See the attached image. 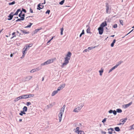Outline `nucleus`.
<instances>
[{
    "instance_id": "nucleus-1",
    "label": "nucleus",
    "mask_w": 134,
    "mask_h": 134,
    "mask_svg": "<svg viewBox=\"0 0 134 134\" xmlns=\"http://www.w3.org/2000/svg\"><path fill=\"white\" fill-rule=\"evenodd\" d=\"M56 59L55 58H53L51 59H49L47 60V61L45 62L44 63L41 64L42 65H44L46 64H48L53 63V62Z\"/></svg>"
},
{
    "instance_id": "nucleus-2",
    "label": "nucleus",
    "mask_w": 134,
    "mask_h": 134,
    "mask_svg": "<svg viewBox=\"0 0 134 134\" xmlns=\"http://www.w3.org/2000/svg\"><path fill=\"white\" fill-rule=\"evenodd\" d=\"M83 106V105L82 104H80L79 106L77 107L73 111L75 112H79L80 110Z\"/></svg>"
},
{
    "instance_id": "nucleus-3",
    "label": "nucleus",
    "mask_w": 134,
    "mask_h": 134,
    "mask_svg": "<svg viewBox=\"0 0 134 134\" xmlns=\"http://www.w3.org/2000/svg\"><path fill=\"white\" fill-rule=\"evenodd\" d=\"M75 132L78 134H85L83 131L80 130L78 127L76 128Z\"/></svg>"
},
{
    "instance_id": "nucleus-4",
    "label": "nucleus",
    "mask_w": 134,
    "mask_h": 134,
    "mask_svg": "<svg viewBox=\"0 0 134 134\" xmlns=\"http://www.w3.org/2000/svg\"><path fill=\"white\" fill-rule=\"evenodd\" d=\"M70 59H69L67 58H65V60L64 62L62 64V67H64V65H66L69 63V60Z\"/></svg>"
},
{
    "instance_id": "nucleus-5",
    "label": "nucleus",
    "mask_w": 134,
    "mask_h": 134,
    "mask_svg": "<svg viewBox=\"0 0 134 134\" xmlns=\"http://www.w3.org/2000/svg\"><path fill=\"white\" fill-rule=\"evenodd\" d=\"M22 99H26L32 97L33 96L31 94L23 95L21 96Z\"/></svg>"
},
{
    "instance_id": "nucleus-6",
    "label": "nucleus",
    "mask_w": 134,
    "mask_h": 134,
    "mask_svg": "<svg viewBox=\"0 0 134 134\" xmlns=\"http://www.w3.org/2000/svg\"><path fill=\"white\" fill-rule=\"evenodd\" d=\"M64 111L60 110V113L59 115V122H60L62 120L63 115V114Z\"/></svg>"
},
{
    "instance_id": "nucleus-7",
    "label": "nucleus",
    "mask_w": 134,
    "mask_h": 134,
    "mask_svg": "<svg viewBox=\"0 0 134 134\" xmlns=\"http://www.w3.org/2000/svg\"><path fill=\"white\" fill-rule=\"evenodd\" d=\"M45 0L44 1V2L43 3H42L41 4V3H40L39 4L38 6V8H37V9L39 10H40V9H42L44 7L43 5H42L43 4H45Z\"/></svg>"
},
{
    "instance_id": "nucleus-8",
    "label": "nucleus",
    "mask_w": 134,
    "mask_h": 134,
    "mask_svg": "<svg viewBox=\"0 0 134 134\" xmlns=\"http://www.w3.org/2000/svg\"><path fill=\"white\" fill-rule=\"evenodd\" d=\"M98 30L99 31V34L100 35L102 34L103 32L104 28L100 27L98 28Z\"/></svg>"
},
{
    "instance_id": "nucleus-9",
    "label": "nucleus",
    "mask_w": 134,
    "mask_h": 134,
    "mask_svg": "<svg viewBox=\"0 0 134 134\" xmlns=\"http://www.w3.org/2000/svg\"><path fill=\"white\" fill-rule=\"evenodd\" d=\"M106 12L107 13H110L109 12V5L108 3H106Z\"/></svg>"
},
{
    "instance_id": "nucleus-10",
    "label": "nucleus",
    "mask_w": 134,
    "mask_h": 134,
    "mask_svg": "<svg viewBox=\"0 0 134 134\" xmlns=\"http://www.w3.org/2000/svg\"><path fill=\"white\" fill-rule=\"evenodd\" d=\"M65 84L61 85L58 88V91H59L60 90H61L65 87Z\"/></svg>"
},
{
    "instance_id": "nucleus-11",
    "label": "nucleus",
    "mask_w": 134,
    "mask_h": 134,
    "mask_svg": "<svg viewBox=\"0 0 134 134\" xmlns=\"http://www.w3.org/2000/svg\"><path fill=\"white\" fill-rule=\"evenodd\" d=\"M107 25V24L106 21H104L100 25V27L103 28L104 27Z\"/></svg>"
},
{
    "instance_id": "nucleus-12",
    "label": "nucleus",
    "mask_w": 134,
    "mask_h": 134,
    "mask_svg": "<svg viewBox=\"0 0 134 134\" xmlns=\"http://www.w3.org/2000/svg\"><path fill=\"white\" fill-rule=\"evenodd\" d=\"M71 54V53L70 52H68L67 54L66 55V58H67L70 59Z\"/></svg>"
},
{
    "instance_id": "nucleus-13",
    "label": "nucleus",
    "mask_w": 134,
    "mask_h": 134,
    "mask_svg": "<svg viewBox=\"0 0 134 134\" xmlns=\"http://www.w3.org/2000/svg\"><path fill=\"white\" fill-rule=\"evenodd\" d=\"M13 15H14V13L13 12L11 13L8 16V17H9L10 18L8 19V20H11L12 19Z\"/></svg>"
},
{
    "instance_id": "nucleus-14",
    "label": "nucleus",
    "mask_w": 134,
    "mask_h": 134,
    "mask_svg": "<svg viewBox=\"0 0 134 134\" xmlns=\"http://www.w3.org/2000/svg\"><path fill=\"white\" fill-rule=\"evenodd\" d=\"M127 120V119L126 118H124V119H122L120 120V121L121 123L123 125L124 123L126 122V120Z\"/></svg>"
},
{
    "instance_id": "nucleus-15",
    "label": "nucleus",
    "mask_w": 134,
    "mask_h": 134,
    "mask_svg": "<svg viewBox=\"0 0 134 134\" xmlns=\"http://www.w3.org/2000/svg\"><path fill=\"white\" fill-rule=\"evenodd\" d=\"M132 104V102H131L128 104H125L123 105V107L125 108H126L129 106L131 104Z\"/></svg>"
},
{
    "instance_id": "nucleus-16",
    "label": "nucleus",
    "mask_w": 134,
    "mask_h": 134,
    "mask_svg": "<svg viewBox=\"0 0 134 134\" xmlns=\"http://www.w3.org/2000/svg\"><path fill=\"white\" fill-rule=\"evenodd\" d=\"M27 48H26L25 49H23L24 50H23V55L22 57H24L25 55V52L27 51Z\"/></svg>"
},
{
    "instance_id": "nucleus-17",
    "label": "nucleus",
    "mask_w": 134,
    "mask_h": 134,
    "mask_svg": "<svg viewBox=\"0 0 134 134\" xmlns=\"http://www.w3.org/2000/svg\"><path fill=\"white\" fill-rule=\"evenodd\" d=\"M22 32L24 34H28L29 33V32L28 31H26L25 30H21Z\"/></svg>"
},
{
    "instance_id": "nucleus-18",
    "label": "nucleus",
    "mask_w": 134,
    "mask_h": 134,
    "mask_svg": "<svg viewBox=\"0 0 134 134\" xmlns=\"http://www.w3.org/2000/svg\"><path fill=\"white\" fill-rule=\"evenodd\" d=\"M108 130H110L108 131V133H109V134H112L113 133V129L111 128L110 129H108Z\"/></svg>"
},
{
    "instance_id": "nucleus-19",
    "label": "nucleus",
    "mask_w": 134,
    "mask_h": 134,
    "mask_svg": "<svg viewBox=\"0 0 134 134\" xmlns=\"http://www.w3.org/2000/svg\"><path fill=\"white\" fill-rule=\"evenodd\" d=\"M58 91L57 90L54 91L52 93V96H54L55 95L58 93Z\"/></svg>"
},
{
    "instance_id": "nucleus-20",
    "label": "nucleus",
    "mask_w": 134,
    "mask_h": 134,
    "mask_svg": "<svg viewBox=\"0 0 134 134\" xmlns=\"http://www.w3.org/2000/svg\"><path fill=\"white\" fill-rule=\"evenodd\" d=\"M23 16L24 18L25 16V14H22V12L21 11L20 12V13L19 15V17H20L21 18V17H23Z\"/></svg>"
},
{
    "instance_id": "nucleus-21",
    "label": "nucleus",
    "mask_w": 134,
    "mask_h": 134,
    "mask_svg": "<svg viewBox=\"0 0 134 134\" xmlns=\"http://www.w3.org/2000/svg\"><path fill=\"white\" fill-rule=\"evenodd\" d=\"M123 62V61H120L118 62V64H116V65L115 66V67H116V68L119 65H120L121 63Z\"/></svg>"
},
{
    "instance_id": "nucleus-22",
    "label": "nucleus",
    "mask_w": 134,
    "mask_h": 134,
    "mask_svg": "<svg viewBox=\"0 0 134 134\" xmlns=\"http://www.w3.org/2000/svg\"><path fill=\"white\" fill-rule=\"evenodd\" d=\"M23 17H22L20 18V19H19L16 20V21H20L21 20H23L24 19V18L23 17Z\"/></svg>"
},
{
    "instance_id": "nucleus-23",
    "label": "nucleus",
    "mask_w": 134,
    "mask_h": 134,
    "mask_svg": "<svg viewBox=\"0 0 134 134\" xmlns=\"http://www.w3.org/2000/svg\"><path fill=\"white\" fill-rule=\"evenodd\" d=\"M21 10H20V9H18L16 12L14 14V15H17L18 14V13L19 12H21Z\"/></svg>"
},
{
    "instance_id": "nucleus-24",
    "label": "nucleus",
    "mask_w": 134,
    "mask_h": 134,
    "mask_svg": "<svg viewBox=\"0 0 134 134\" xmlns=\"http://www.w3.org/2000/svg\"><path fill=\"white\" fill-rule=\"evenodd\" d=\"M32 45H33L32 44H30L29 45H26V48H27V49L29 47H32Z\"/></svg>"
},
{
    "instance_id": "nucleus-25",
    "label": "nucleus",
    "mask_w": 134,
    "mask_h": 134,
    "mask_svg": "<svg viewBox=\"0 0 134 134\" xmlns=\"http://www.w3.org/2000/svg\"><path fill=\"white\" fill-rule=\"evenodd\" d=\"M115 130L117 131H119L120 130V129L119 127H116L115 128Z\"/></svg>"
},
{
    "instance_id": "nucleus-26",
    "label": "nucleus",
    "mask_w": 134,
    "mask_h": 134,
    "mask_svg": "<svg viewBox=\"0 0 134 134\" xmlns=\"http://www.w3.org/2000/svg\"><path fill=\"white\" fill-rule=\"evenodd\" d=\"M103 69L102 68L101 69V70H100L99 71V72H100V75L101 76L102 75V73H103Z\"/></svg>"
},
{
    "instance_id": "nucleus-27",
    "label": "nucleus",
    "mask_w": 134,
    "mask_h": 134,
    "mask_svg": "<svg viewBox=\"0 0 134 134\" xmlns=\"http://www.w3.org/2000/svg\"><path fill=\"white\" fill-rule=\"evenodd\" d=\"M87 32L88 33H90V27H89L87 30Z\"/></svg>"
},
{
    "instance_id": "nucleus-28",
    "label": "nucleus",
    "mask_w": 134,
    "mask_h": 134,
    "mask_svg": "<svg viewBox=\"0 0 134 134\" xmlns=\"http://www.w3.org/2000/svg\"><path fill=\"white\" fill-rule=\"evenodd\" d=\"M116 111L118 113H121L122 112V110L120 109H117Z\"/></svg>"
},
{
    "instance_id": "nucleus-29",
    "label": "nucleus",
    "mask_w": 134,
    "mask_h": 134,
    "mask_svg": "<svg viewBox=\"0 0 134 134\" xmlns=\"http://www.w3.org/2000/svg\"><path fill=\"white\" fill-rule=\"evenodd\" d=\"M23 114H25L26 113L24 111H21V113H19V115L21 116H22L23 115Z\"/></svg>"
},
{
    "instance_id": "nucleus-30",
    "label": "nucleus",
    "mask_w": 134,
    "mask_h": 134,
    "mask_svg": "<svg viewBox=\"0 0 134 134\" xmlns=\"http://www.w3.org/2000/svg\"><path fill=\"white\" fill-rule=\"evenodd\" d=\"M23 109V111H24V112L25 111L26 112L27 111V108L25 106L24 107Z\"/></svg>"
},
{
    "instance_id": "nucleus-31",
    "label": "nucleus",
    "mask_w": 134,
    "mask_h": 134,
    "mask_svg": "<svg viewBox=\"0 0 134 134\" xmlns=\"http://www.w3.org/2000/svg\"><path fill=\"white\" fill-rule=\"evenodd\" d=\"M65 105H64L63 107L60 110L64 111V110L65 108Z\"/></svg>"
},
{
    "instance_id": "nucleus-32",
    "label": "nucleus",
    "mask_w": 134,
    "mask_h": 134,
    "mask_svg": "<svg viewBox=\"0 0 134 134\" xmlns=\"http://www.w3.org/2000/svg\"><path fill=\"white\" fill-rule=\"evenodd\" d=\"M95 46L93 47H89L88 48V49H89V50L92 49H93L94 48H95Z\"/></svg>"
},
{
    "instance_id": "nucleus-33",
    "label": "nucleus",
    "mask_w": 134,
    "mask_h": 134,
    "mask_svg": "<svg viewBox=\"0 0 134 134\" xmlns=\"http://www.w3.org/2000/svg\"><path fill=\"white\" fill-rule=\"evenodd\" d=\"M116 67H115V66H114L113 68H112L111 69H110L109 70V72H110L111 71L113 70L115 68H116Z\"/></svg>"
},
{
    "instance_id": "nucleus-34",
    "label": "nucleus",
    "mask_w": 134,
    "mask_h": 134,
    "mask_svg": "<svg viewBox=\"0 0 134 134\" xmlns=\"http://www.w3.org/2000/svg\"><path fill=\"white\" fill-rule=\"evenodd\" d=\"M61 32L60 34L61 35H62L63 34V32L64 30V28H62L61 29Z\"/></svg>"
},
{
    "instance_id": "nucleus-35",
    "label": "nucleus",
    "mask_w": 134,
    "mask_h": 134,
    "mask_svg": "<svg viewBox=\"0 0 134 134\" xmlns=\"http://www.w3.org/2000/svg\"><path fill=\"white\" fill-rule=\"evenodd\" d=\"M15 1H13L11 3H9V5H13V4H14L15 3Z\"/></svg>"
},
{
    "instance_id": "nucleus-36",
    "label": "nucleus",
    "mask_w": 134,
    "mask_h": 134,
    "mask_svg": "<svg viewBox=\"0 0 134 134\" xmlns=\"http://www.w3.org/2000/svg\"><path fill=\"white\" fill-rule=\"evenodd\" d=\"M84 34V30H83L82 31V33H81V34H80V37H81V36L82 35Z\"/></svg>"
},
{
    "instance_id": "nucleus-37",
    "label": "nucleus",
    "mask_w": 134,
    "mask_h": 134,
    "mask_svg": "<svg viewBox=\"0 0 134 134\" xmlns=\"http://www.w3.org/2000/svg\"><path fill=\"white\" fill-rule=\"evenodd\" d=\"M65 1L64 0L62 1L61 2H60L59 3V4L60 5H62L64 3Z\"/></svg>"
},
{
    "instance_id": "nucleus-38",
    "label": "nucleus",
    "mask_w": 134,
    "mask_h": 134,
    "mask_svg": "<svg viewBox=\"0 0 134 134\" xmlns=\"http://www.w3.org/2000/svg\"><path fill=\"white\" fill-rule=\"evenodd\" d=\"M119 21H120V24L121 25H123V20H119Z\"/></svg>"
},
{
    "instance_id": "nucleus-39",
    "label": "nucleus",
    "mask_w": 134,
    "mask_h": 134,
    "mask_svg": "<svg viewBox=\"0 0 134 134\" xmlns=\"http://www.w3.org/2000/svg\"><path fill=\"white\" fill-rule=\"evenodd\" d=\"M131 129H134V125H133L130 127Z\"/></svg>"
},
{
    "instance_id": "nucleus-40",
    "label": "nucleus",
    "mask_w": 134,
    "mask_h": 134,
    "mask_svg": "<svg viewBox=\"0 0 134 134\" xmlns=\"http://www.w3.org/2000/svg\"><path fill=\"white\" fill-rule=\"evenodd\" d=\"M117 27V25L116 24H115L113 26V27L114 28H116Z\"/></svg>"
},
{
    "instance_id": "nucleus-41",
    "label": "nucleus",
    "mask_w": 134,
    "mask_h": 134,
    "mask_svg": "<svg viewBox=\"0 0 134 134\" xmlns=\"http://www.w3.org/2000/svg\"><path fill=\"white\" fill-rule=\"evenodd\" d=\"M18 100H19V99L18 97H17L14 100V101L15 102H16V101H17Z\"/></svg>"
},
{
    "instance_id": "nucleus-42",
    "label": "nucleus",
    "mask_w": 134,
    "mask_h": 134,
    "mask_svg": "<svg viewBox=\"0 0 134 134\" xmlns=\"http://www.w3.org/2000/svg\"><path fill=\"white\" fill-rule=\"evenodd\" d=\"M32 24L30 23V25H27V26L25 27V28H27V27H30L31 25Z\"/></svg>"
},
{
    "instance_id": "nucleus-43",
    "label": "nucleus",
    "mask_w": 134,
    "mask_h": 134,
    "mask_svg": "<svg viewBox=\"0 0 134 134\" xmlns=\"http://www.w3.org/2000/svg\"><path fill=\"white\" fill-rule=\"evenodd\" d=\"M113 112L114 115H116V111L115 110H114Z\"/></svg>"
},
{
    "instance_id": "nucleus-44",
    "label": "nucleus",
    "mask_w": 134,
    "mask_h": 134,
    "mask_svg": "<svg viewBox=\"0 0 134 134\" xmlns=\"http://www.w3.org/2000/svg\"><path fill=\"white\" fill-rule=\"evenodd\" d=\"M106 118H104L102 121V122H103V123L105 122L106 121Z\"/></svg>"
},
{
    "instance_id": "nucleus-45",
    "label": "nucleus",
    "mask_w": 134,
    "mask_h": 134,
    "mask_svg": "<svg viewBox=\"0 0 134 134\" xmlns=\"http://www.w3.org/2000/svg\"><path fill=\"white\" fill-rule=\"evenodd\" d=\"M39 30H40L39 29H36L35 31V33H37Z\"/></svg>"
},
{
    "instance_id": "nucleus-46",
    "label": "nucleus",
    "mask_w": 134,
    "mask_h": 134,
    "mask_svg": "<svg viewBox=\"0 0 134 134\" xmlns=\"http://www.w3.org/2000/svg\"><path fill=\"white\" fill-rule=\"evenodd\" d=\"M50 12V10H48L46 12V14L47 13H48L49 14Z\"/></svg>"
},
{
    "instance_id": "nucleus-47",
    "label": "nucleus",
    "mask_w": 134,
    "mask_h": 134,
    "mask_svg": "<svg viewBox=\"0 0 134 134\" xmlns=\"http://www.w3.org/2000/svg\"><path fill=\"white\" fill-rule=\"evenodd\" d=\"M19 100L22 99L21 96L18 97Z\"/></svg>"
},
{
    "instance_id": "nucleus-48",
    "label": "nucleus",
    "mask_w": 134,
    "mask_h": 134,
    "mask_svg": "<svg viewBox=\"0 0 134 134\" xmlns=\"http://www.w3.org/2000/svg\"><path fill=\"white\" fill-rule=\"evenodd\" d=\"M31 104V103L30 102H27L26 103V105L27 106H28Z\"/></svg>"
},
{
    "instance_id": "nucleus-49",
    "label": "nucleus",
    "mask_w": 134,
    "mask_h": 134,
    "mask_svg": "<svg viewBox=\"0 0 134 134\" xmlns=\"http://www.w3.org/2000/svg\"><path fill=\"white\" fill-rule=\"evenodd\" d=\"M113 111L111 110H110L109 111V113H113Z\"/></svg>"
},
{
    "instance_id": "nucleus-50",
    "label": "nucleus",
    "mask_w": 134,
    "mask_h": 134,
    "mask_svg": "<svg viewBox=\"0 0 134 134\" xmlns=\"http://www.w3.org/2000/svg\"><path fill=\"white\" fill-rule=\"evenodd\" d=\"M114 43H111V47H113L114 46Z\"/></svg>"
},
{
    "instance_id": "nucleus-51",
    "label": "nucleus",
    "mask_w": 134,
    "mask_h": 134,
    "mask_svg": "<svg viewBox=\"0 0 134 134\" xmlns=\"http://www.w3.org/2000/svg\"><path fill=\"white\" fill-rule=\"evenodd\" d=\"M30 11L31 13H33V10L31 8H30Z\"/></svg>"
},
{
    "instance_id": "nucleus-52",
    "label": "nucleus",
    "mask_w": 134,
    "mask_h": 134,
    "mask_svg": "<svg viewBox=\"0 0 134 134\" xmlns=\"http://www.w3.org/2000/svg\"><path fill=\"white\" fill-rule=\"evenodd\" d=\"M118 125H123L122 124L121 122H120L118 124H117Z\"/></svg>"
},
{
    "instance_id": "nucleus-53",
    "label": "nucleus",
    "mask_w": 134,
    "mask_h": 134,
    "mask_svg": "<svg viewBox=\"0 0 134 134\" xmlns=\"http://www.w3.org/2000/svg\"><path fill=\"white\" fill-rule=\"evenodd\" d=\"M115 42H116V40H115V39H114V40L113 41L112 43H115Z\"/></svg>"
},
{
    "instance_id": "nucleus-54",
    "label": "nucleus",
    "mask_w": 134,
    "mask_h": 134,
    "mask_svg": "<svg viewBox=\"0 0 134 134\" xmlns=\"http://www.w3.org/2000/svg\"><path fill=\"white\" fill-rule=\"evenodd\" d=\"M88 49H85V50L83 51V52H86L87 51V50H88Z\"/></svg>"
},
{
    "instance_id": "nucleus-55",
    "label": "nucleus",
    "mask_w": 134,
    "mask_h": 134,
    "mask_svg": "<svg viewBox=\"0 0 134 134\" xmlns=\"http://www.w3.org/2000/svg\"><path fill=\"white\" fill-rule=\"evenodd\" d=\"M133 30V29L132 30L129 32L128 33L127 35H128L129 34L130 32H131Z\"/></svg>"
},
{
    "instance_id": "nucleus-56",
    "label": "nucleus",
    "mask_w": 134,
    "mask_h": 134,
    "mask_svg": "<svg viewBox=\"0 0 134 134\" xmlns=\"http://www.w3.org/2000/svg\"><path fill=\"white\" fill-rule=\"evenodd\" d=\"M15 32H13V33L12 34V35H15Z\"/></svg>"
},
{
    "instance_id": "nucleus-57",
    "label": "nucleus",
    "mask_w": 134,
    "mask_h": 134,
    "mask_svg": "<svg viewBox=\"0 0 134 134\" xmlns=\"http://www.w3.org/2000/svg\"><path fill=\"white\" fill-rule=\"evenodd\" d=\"M51 41V40H49L47 42V43H49Z\"/></svg>"
},
{
    "instance_id": "nucleus-58",
    "label": "nucleus",
    "mask_w": 134,
    "mask_h": 134,
    "mask_svg": "<svg viewBox=\"0 0 134 134\" xmlns=\"http://www.w3.org/2000/svg\"><path fill=\"white\" fill-rule=\"evenodd\" d=\"M39 70V69L38 68L36 69V70H35V71H36L37 70Z\"/></svg>"
},
{
    "instance_id": "nucleus-59",
    "label": "nucleus",
    "mask_w": 134,
    "mask_h": 134,
    "mask_svg": "<svg viewBox=\"0 0 134 134\" xmlns=\"http://www.w3.org/2000/svg\"><path fill=\"white\" fill-rule=\"evenodd\" d=\"M16 37V35H14V36L12 37L11 38V39H12V38H13V37Z\"/></svg>"
},
{
    "instance_id": "nucleus-60",
    "label": "nucleus",
    "mask_w": 134,
    "mask_h": 134,
    "mask_svg": "<svg viewBox=\"0 0 134 134\" xmlns=\"http://www.w3.org/2000/svg\"><path fill=\"white\" fill-rule=\"evenodd\" d=\"M13 56V54H11L10 55V57H12Z\"/></svg>"
},
{
    "instance_id": "nucleus-61",
    "label": "nucleus",
    "mask_w": 134,
    "mask_h": 134,
    "mask_svg": "<svg viewBox=\"0 0 134 134\" xmlns=\"http://www.w3.org/2000/svg\"><path fill=\"white\" fill-rule=\"evenodd\" d=\"M23 11H24V12H26V10H25V9H23Z\"/></svg>"
},
{
    "instance_id": "nucleus-62",
    "label": "nucleus",
    "mask_w": 134,
    "mask_h": 134,
    "mask_svg": "<svg viewBox=\"0 0 134 134\" xmlns=\"http://www.w3.org/2000/svg\"><path fill=\"white\" fill-rule=\"evenodd\" d=\"M102 133H103L104 134H105L106 133V132H103Z\"/></svg>"
},
{
    "instance_id": "nucleus-63",
    "label": "nucleus",
    "mask_w": 134,
    "mask_h": 134,
    "mask_svg": "<svg viewBox=\"0 0 134 134\" xmlns=\"http://www.w3.org/2000/svg\"><path fill=\"white\" fill-rule=\"evenodd\" d=\"M19 121L20 122H21L22 121V119H19Z\"/></svg>"
},
{
    "instance_id": "nucleus-64",
    "label": "nucleus",
    "mask_w": 134,
    "mask_h": 134,
    "mask_svg": "<svg viewBox=\"0 0 134 134\" xmlns=\"http://www.w3.org/2000/svg\"><path fill=\"white\" fill-rule=\"evenodd\" d=\"M3 30V29H2L1 30H0V33L2 32V31Z\"/></svg>"
}]
</instances>
